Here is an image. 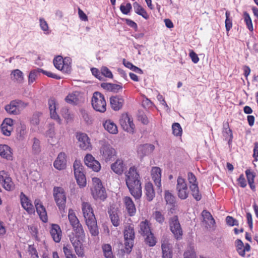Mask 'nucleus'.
<instances>
[{
  "label": "nucleus",
  "instance_id": "41",
  "mask_svg": "<svg viewBox=\"0 0 258 258\" xmlns=\"http://www.w3.org/2000/svg\"><path fill=\"white\" fill-rule=\"evenodd\" d=\"M75 175L80 174L83 172V167L80 161L75 160L73 165Z\"/></svg>",
  "mask_w": 258,
  "mask_h": 258
},
{
  "label": "nucleus",
  "instance_id": "50",
  "mask_svg": "<svg viewBox=\"0 0 258 258\" xmlns=\"http://www.w3.org/2000/svg\"><path fill=\"white\" fill-rule=\"evenodd\" d=\"M108 213L110 215V218L111 219V221L113 225V226L117 227L119 225V218L117 214L114 212L111 213L110 211H108Z\"/></svg>",
  "mask_w": 258,
  "mask_h": 258
},
{
  "label": "nucleus",
  "instance_id": "47",
  "mask_svg": "<svg viewBox=\"0 0 258 258\" xmlns=\"http://www.w3.org/2000/svg\"><path fill=\"white\" fill-rule=\"evenodd\" d=\"M145 241L147 244L150 246H153L156 244V239L153 233L151 235L148 234L145 235Z\"/></svg>",
  "mask_w": 258,
  "mask_h": 258
},
{
  "label": "nucleus",
  "instance_id": "11",
  "mask_svg": "<svg viewBox=\"0 0 258 258\" xmlns=\"http://www.w3.org/2000/svg\"><path fill=\"white\" fill-rule=\"evenodd\" d=\"M0 183L7 191H11L15 188V184L12 178L9 173L4 170L0 171Z\"/></svg>",
  "mask_w": 258,
  "mask_h": 258
},
{
  "label": "nucleus",
  "instance_id": "20",
  "mask_svg": "<svg viewBox=\"0 0 258 258\" xmlns=\"http://www.w3.org/2000/svg\"><path fill=\"white\" fill-rule=\"evenodd\" d=\"M123 202L128 215L130 216L135 215L136 213V208L132 198L127 196L125 197L123 199Z\"/></svg>",
  "mask_w": 258,
  "mask_h": 258
},
{
  "label": "nucleus",
  "instance_id": "42",
  "mask_svg": "<svg viewBox=\"0 0 258 258\" xmlns=\"http://www.w3.org/2000/svg\"><path fill=\"white\" fill-rule=\"evenodd\" d=\"M172 133L175 136H181L182 135V130L179 123L175 122L173 123L172 125Z\"/></svg>",
  "mask_w": 258,
  "mask_h": 258
},
{
  "label": "nucleus",
  "instance_id": "64",
  "mask_svg": "<svg viewBox=\"0 0 258 258\" xmlns=\"http://www.w3.org/2000/svg\"><path fill=\"white\" fill-rule=\"evenodd\" d=\"M92 182L94 185L93 188H99L103 187L102 186L101 180L97 177H93L92 178Z\"/></svg>",
  "mask_w": 258,
  "mask_h": 258
},
{
  "label": "nucleus",
  "instance_id": "63",
  "mask_svg": "<svg viewBox=\"0 0 258 258\" xmlns=\"http://www.w3.org/2000/svg\"><path fill=\"white\" fill-rule=\"evenodd\" d=\"M91 71L92 75L94 76L96 78L98 79L99 80H103V77H102L101 76V71L100 72L98 69L95 68H92Z\"/></svg>",
  "mask_w": 258,
  "mask_h": 258
},
{
  "label": "nucleus",
  "instance_id": "14",
  "mask_svg": "<svg viewBox=\"0 0 258 258\" xmlns=\"http://www.w3.org/2000/svg\"><path fill=\"white\" fill-rule=\"evenodd\" d=\"M100 152L103 159L107 161L113 156L115 151L109 144L104 143L100 148Z\"/></svg>",
  "mask_w": 258,
  "mask_h": 258
},
{
  "label": "nucleus",
  "instance_id": "10",
  "mask_svg": "<svg viewBox=\"0 0 258 258\" xmlns=\"http://www.w3.org/2000/svg\"><path fill=\"white\" fill-rule=\"evenodd\" d=\"M119 123L123 130L128 133H133L135 130V124L133 118L127 113L122 114Z\"/></svg>",
  "mask_w": 258,
  "mask_h": 258
},
{
  "label": "nucleus",
  "instance_id": "12",
  "mask_svg": "<svg viewBox=\"0 0 258 258\" xmlns=\"http://www.w3.org/2000/svg\"><path fill=\"white\" fill-rule=\"evenodd\" d=\"M76 138L79 142V147L83 150H90L92 148L90 140L85 133H78Z\"/></svg>",
  "mask_w": 258,
  "mask_h": 258
},
{
  "label": "nucleus",
  "instance_id": "32",
  "mask_svg": "<svg viewBox=\"0 0 258 258\" xmlns=\"http://www.w3.org/2000/svg\"><path fill=\"white\" fill-rule=\"evenodd\" d=\"M139 226V233L143 236H145V235L148 234L151 235L152 233L148 220H146L144 221L141 222Z\"/></svg>",
  "mask_w": 258,
  "mask_h": 258
},
{
  "label": "nucleus",
  "instance_id": "48",
  "mask_svg": "<svg viewBox=\"0 0 258 258\" xmlns=\"http://www.w3.org/2000/svg\"><path fill=\"white\" fill-rule=\"evenodd\" d=\"M184 258H196V254L192 246H189L184 252Z\"/></svg>",
  "mask_w": 258,
  "mask_h": 258
},
{
  "label": "nucleus",
  "instance_id": "6",
  "mask_svg": "<svg viewBox=\"0 0 258 258\" xmlns=\"http://www.w3.org/2000/svg\"><path fill=\"white\" fill-rule=\"evenodd\" d=\"M55 202L60 211H64L66 204V195L64 189L61 187L55 186L53 189Z\"/></svg>",
  "mask_w": 258,
  "mask_h": 258
},
{
  "label": "nucleus",
  "instance_id": "40",
  "mask_svg": "<svg viewBox=\"0 0 258 258\" xmlns=\"http://www.w3.org/2000/svg\"><path fill=\"white\" fill-rule=\"evenodd\" d=\"M40 69L33 70L30 71L28 76V83L29 84H32L36 79L37 77L40 75V73H41Z\"/></svg>",
  "mask_w": 258,
  "mask_h": 258
},
{
  "label": "nucleus",
  "instance_id": "49",
  "mask_svg": "<svg viewBox=\"0 0 258 258\" xmlns=\"http://www.w3.org/2000/svg\"><path fill=\"white\" fill-rule=\"evenodd\" d=\"M187 189V184L184 178L178 176L177 180L176 189Z\"/></svg>",
  "mask_w": 258,
  "mask_h": 258
},
{
  "label": "nucleus",
  "instance_id": "25",
  "mask_svg": "<svg viewBox=\"0 0 258 258\" xmlns=\"http://www.w3.org/2000/svg\"><path fill=\"white\" fill-rule=\"evenodd\" d=\"M0 156L8 160H13V153L11 148L7 145L0 144Z\"/></svg>",
  "mask_w": 258,
  "mask_h": 258
},
{
  "label": "nucleus",
  "instance_id": "56",
  "mask_svg": "<svg viewBox=\"0 0 258 258\" xmlns=\"http://www.w3.org/2000/svg\"><path fill=\"white\" fill-rule=\"evenodd\" d=\"M101 76L108 78H113V75L111 72L106 67H102L101 69Z\"/></svg>",
  "mask_w": 258,
  "mask_h": 258
},
{
  "label": "nucleus",
  "instance_id": "43",
  "mask_svg": "<svg viewBox=\"0 0 258 258\" xmlns=\"http://www.w3.org/2000/svg\"><path fill=\"white\" fill-rule=\"evenodd\" d=\"M164 199L167 204L173 206L175 203V197L168 190L165 191Z\"/></svg>",
  "mask_w": 258,
  "mask_h": 258
},
{
  "label": "nucleus",
  "instance_id": "46",
  "mask_svg": "<svg viewBox=\"0 0 258 258\" xmlns=\"http://www.w3.org/2000/svg\"><path fill=\"white\" fill-rule=\"evenodd\" d=\"M81 116L86 123L90 124L92 123V120L91 116L88 111L84 109H80Z\"/></svg>",
  "mask_w": 258,
  "mask_h": 258
},
{
  "label": "nucleus",
  "instance_id": "60",
  "mask_svg": "<svg viewBox=\"0 0 258 258\" xmlns=\"http://www.w3.org/2000/svg\"><path fill=\"white\" fill-rule=\"evenodd\" d=\"M40 71H41V73H43L44 75L47 76L48 77L55 79L57 80H59L61 79L60 77L59 76L49 71H44L42 69H39Z\"/></svg>",
  "mask_w": 258,
  "mask_h": 258
},
{
  "label": "nucleus",
  "instance_id": "18",
  "mask_svg": "<svg viewBox=\"0 0 258 258\" xmlns=\"http://www.w3.org/2000/svg\"><path fill=\"white\" fill-rule=\"evenodd\" d=\"M34 204L40 219L44 222H47L48 218L45 208L42 205L40 200L36 199L34 201Z\"/></svg>",
  "mask_w": 258,
  "mask_h": 258
},
{
  "label": "nucleus",
  "instance_id": "1",
  "mask_svg": "<svg viewBox=\"0 0 258 258\" xmlns=\"http://www.w3.org/2000/svg\"><path fill=\"white\" fill-rule=\"evenodd\" d=\"M125 184L131 195L136 200L142 196L141 177L137 167L132 166L124 172Z\"/></svg>",
  "mask_w": 258,
  "mask_h": 258
},
{
  "label": "nucleus",
  "instance_id": "7",
  "mask_svg": "<svg viewBox=\"0 0 258 258\" xmlns=\"http://www.w3.org/2000/svg\"><path fill=\"white\" fill-rule=\"evenodd\" d=\"M124 252L130 253L134 245L135 238L134 228L131 225L125 227L124 230Z\"/></svg>",
  "mask_w": 258,
  "mask_h": 258
},
{
  "label": "nucleus",
  "instance_id": "15",
  "mask_svg": "<svg viewBox=\"0 0 258 258\" xmlns=\"http://www.w3.org/2000/svg\"><path fill=\"white\" fill-rule=\"evenodd\" d=\"M84 162L87 166L92 169L94 171L98 172L101 169L100 163L90 154H87L85 157Z\"/></svg>",
  "mask_w": 258,
  "mask_h": 258
},
{
  "label": "nucleus",
  "instance_id": "9",
  "mask_svg": "<svg viewBox=\"0 0 258 258\" xmlns=\"http://www.w3.org/2000/svg\"><path fill=\"white\" fill-rule=\"evenodd\" d=\"M187 178L189 182V189L194 198L197 201L201 200L202 195L200 194L198 183L196 176L192 172H188Z\"/></svg>",
  "mask_w": 258,
  "mask_h": 258
},
{
  "label": "nucleus",
  "instance_id": "39",
  "mask_svg": "<svg viewBox=\"0 0 258 258\" xmlns=\"http://www.w3.org/2000/svg\"><path fill=\"white\" fill-rule=\"evenodd\" d=\"M32 152L35 154H38L41 152V146L40 141L36 138L32 139Z\"/></svg>",
  "mask_w": 258,
  "mask_h": 258
},
{
  "label": "nucleus",
  "instance_id": "34",
  "mask_svg": "<svg viewBox=\"0 0 258 258\" xmlns=\"http://www.w3.org/2000/svg\"><path fill=\"white\" fill-rule=\"evenodd\" d=\"M11 78L14 77V80L19 83H22L24 81L23 73L18 69L15 70L12 72Z\"/></svg>",
  "mask_w": 258,
  "mask_h": 258
},
{
  "label": "nucleus",
  "instance_id": "45",
  "mask_svg": "<svg viewBox=\"0 0 258 258\" xmlns=\"http://www.w3.org/2000/svg\"><path fill=\"white\" fill-rule=\"evenodd\" d=\"M243 16L244 22L247 26V28L250 31H252L253 30V25L249 15L247 12H244L243 13Z\"/></svg>",
  "mask_w": 258,
  "mask_h": 258
},
{
  "label": "nucleus",
  "instance_id": "26",
  "mask_svg": "<svg viewBox=\"0 0 258 258\" xmlns=\"http://www.w3.org/2000/svg\"><path fill=\"white\" fill-rule=\"evenodd\" d=\"M92 195L95 200L104 201L107 198V194L104 187L92 188Z\"/></svg>",
  "mask_w": 258,
  "mask_h": 258
},
{
  "label": "nucleus",
  "instance_id": "44",
  "mask_svg": "<svg viewBox=\"0 0 258 258\" xmlns=\"http://www.w3.org/2000/svg\"><path fill=\"white\" fill-rule=\"evenodd\" d=\"M40 27L42 31H43L45 34H49L50 31L49 30V27L47 22L44 19L41 18L39 19Z\"/></svg>",
  "mask_w": 258,
  "mask_h": 258
},
{
  "label": "nucleus",
  "instance_id": "59",
  "mask_svg": "<svg viewBox=\"0 0 258 258\" xmlns=\"http://www.w3.org/2000/svg\"><path fill=\"white\" fill-rule=\"evenodd\" d=\"M223 128V133L226 134V136L224 135L226 138L229 137L233 138L232 130L229 128V124L228 122L224 124Z\"/></svg>",
  "mask_w": 258,
  "mask_h": 258
},
{
  "label": "nucleus",
  "instance_id": "17",
  "mask_svg": "<svg viewBox=\"0 0 258 258\" xmlns=\"http://www.w3.org/2000/svg\"><path fill=\"white\" fill-rule=\"evenodd\" d=\"M124 100L121 96L115 95L110 97V104L111 108L114 111L120 110L123 106Z\"/></svg>",
  "mask_w": 258,
  "mask_h": 258
},
{
  "label": "nucleus",
  "instance_id": "13",
  "mask_svg": "<svg viewBox=\"0 0 258 258\" xmlns=\"http://www.w3.org/2000/svg\"><path fill=\"white\" fill-rule=\"evenodd\" d=\"M84 237H79L73 235L70 237V241L73 244L75 252L79 256H83L84 255V249L82 240Z\"/></svg>",
  "mask_w": 258,
  "mask_h": 258
},
{
  "label": "nucleus",
  "instance_id": "61",
  "mask_svg": "<svg viewBox=\"0 0 258 258\" xmlns=\"http://www.w3.org/2000/svg\"><path fill=\"white\" fill-rule=\"evenodd\" d=\"M12 129V127L9 126L8 125H3L2 124L1 125L2 132L5 136H10Z\"/></svg>",
  "mask_w": 258,
  "mask_h": 258
},
{
  "label": "nucleus",
  "instance_id": "8",
  "mask_svg": "<svg viewBox=\"0 0 258 258\" xmlns=\"http://www.w3.org/2000/svg\"><path fill=\"white\" fill-rule=\"evenodd\" d=\"M170 229L177 240L182 238V229L178 220V216L175 215L169 219Z\"/></svg>",
  "mask_w": 258,
  "mask_h": 258
},
{
  "label": "nucleus",
  "instance_id": "24",
  "mask_svg": "<svg viewBox=\"0 0 258 258\" xmlns=\"http://www.w3.org/2000/svg\"><path fill=\"white\" fill-rule=\"evenodd\" d=\"M65 153H60L53 163L54 167L58 170H62L66 166L67 160Z\"/></svg>",
  "mask_w": 258,
  "mask_h": 258
},
{
  "label": "nucleus",
  "instance_id": "19",
  "mask_svg": "<svg viewBox=\"0 0 258 258\" xmlns=\"http://www.w3.org/2000/svg\"><path fill=\"white\" fill-rule=\"evenodd\" d=\"M155 147L152 144H145L140 145L138 148V154L141 158L148 155L154 151Z\"/></svg>",
  "mask_w": 258,
  "mask_h": 258
},
{
  "label": "nucleus",
  "instance_id": "36",
  "mask_svg": "<svg viewBox=\"0 0 258 258\" xmlns=\"http://www.w3.org/2000/svg\"><path fill=\"white\" fill-rule=\"evenodd\" d=\"M53 62L54 67L58 70H62L65 65L64 60L60 55L56 56L54 58Z\"/></svg>",
  "mask_w": 258,
  "mask_h": 258
},
{
  "label": "nucleus",
  "instance_id": "31",
  "mask_svg": "<svg viewBox=\"0 0 258 258\" xmlns=\"http://www.w3.org/2000/svg\"><path fill=\"white\" fill-rule=\"evenodd\" d=\"M135 12L139 15L141 16L146 20L149 18V15L145 9L137 2H134L133 4Z\"/></svg>",
  "mask_w": 258,
  "mask_h": 258
},
{
  "label": "nucleus",
  "instance_id": "27",
  "mask_svg": "<svg viewBox=\"0 0 258 258\" xmlns=\"http://www.w3.org/2000/svg\"><path fill=\"white\" fill-rule=\"evenodd\" d=\"M145 193L147 200L150 202L153 200L155 196L153 185L151 182H147L145 185Z\"/></svg>",
  "mask_w": 258,
  "mask_h": 258
},
{
  "label": "nucleus",
  "instance_id": "5",
  "mask_svg": "<svg viewBox=\"0 0 258 258\" xmlns=\"http://www.w3.org/2000/svg\"><path fill=\"white\" fill-rule=\"evenodd\" d=\"M92 106L94 110L103 113L106 110V103L103 94L99 92H95L92 98Z\"/></svg>",
  "mask_w": 258,
  "mask_h": 258
},
{
  "label": "nucleus",
  "instance_id": "38",
  "mask_svg": "<svg viewBox=\"0 0 258 258\" xmlns=\"http://www.w3.org/2000/svg\"><path fill=\"white\" fill-rule=\"evenodd\" d=\"M77 182L80 187H84L86 185V178L84 172L75 175Z\"/></svg>",
  "mask_w": 258,
  "mask_h": 258
},
{
  "label": "nucleus",
  "instance_id": "16",
  "mask_svg": "<svg viewBox=\"0 0 258 258\" xmlns=\"http://www.w3.org/2000/svg\"><path fill=\"white\" fill-rule=\"evenodd\" d=\"M21 204L22 207L29 214L34 213V208L30 200L23 192L20 195Z\"/></svg>",
  "mask_w": 258,
  "mask_h": 258
},
{
  "label": "nucleus",
  "instance_id": "33",
  "mask_svg": "<svg viewBox=\"0 0 258 258\" xmlns=\"http://www.w3.org/2000/svg\"><path fill=\"white\" fill-rule=\"evenodd\" d=\"M67 103L70 104H77L79 101V93L76 92L74 94H69L65 98Z\"/></svg>",
  "mask_w": 258,
  "mask_h": 258
},
{
  "label": "nucleus",
  "instance_id": "35",
  "mask_svg": "<svg viewBox=\"0 0 258 258\" xmlns=\"http://www.w3.org/2000/svg\"><path fill=\"white\" fill-rule=\"evenodd\" d=\"M102 248L105 258H115L112 251L111 246L110 244H103Z\"/></svg>",
  "mask_w": 258,
  "mask_h": 258
},
{
  "label": "nucleus",
  "instance_id": "58",
  "mask_svg": "<svg viewBox=\"0 0 258 258\" xmlns=\"http://www.w3.org/2000/svg\"><path fill=\"white\" fill-rule=\"evenodd\" d=\"M176 190L177 191L178 196L180 199L184 200L188 197V192L187 191V189H185V188H184Z\"/></svg>",
  "mask_w": 258,
  "mask_h": 258
},
{
  "label": "nucleus",
  "instance_id": "23",
  "mask_svg": "<svg viewBox=\"0 0 258 258\" xmlns=\"http://www.w3.org/2000/svg\"><path fill=\"white\" fill-rule=\"evenodd\" d=\"M152 178L155 184L160 188L161 186V170L158 167H153L151 170Z\"/></svg>",
  "mask_w": 258,
  "mask_h": 258
},
{
  "label": "nucleus",
  "instance_id": "55",
  "mask_svg": "<svg viewBox=\"0 0 258 258\" xmlns=\"http://www.w3.org/2000/svg\"><path fill=\"white\" fill-rule=\"evenodd\" d=\"M132 8V5L130 3H127L125 6L122 4L120 6L121 12L124 15H127L130 12Z\"/></svg>",
  "mask_w": 258,
  "mask_h": 258
},
{
  "label": "nucleus",
  "instance_id": "52",
  "mask_svg": "<svg viewBox=\"0 0 258 258\" xmlns=\"http://www.w3.org/2000/svg\"><path fill=\"white\" fill-rule=\"evenodd\" d=\"M226 20H225V28L227 32L231 29L232 27V19L229 18L230 13L228 12H226Z\"/></svg>",
  "mask_w": 258,
  "mask_h": 258
},
{
  "label": "nucleus",
  "instance_id": "4",
  "mask_svg": "<svg viewBox=\"0 0 258 258\" xmlns=\"http://www.w3.org/2000/svg\"><path fill=\"white\" fill-rule=\"evenodd\" d=\"M68 218L75 235L79 237H85V232L83 226L76 217L73 210L69 211Z\"/></svg>",
  "mask_w": 258,
  "mask_h": 258
},
{
  "label": "nucleus",
  "instance_id": "62",
  "mask_svg": "<svg viewBox=\"0 0 258 258\" xmlns=\"http://www.w3.org/2000/svg\"><path fill=\"white\" fill-rule=\"evenodd\" d=\"M17 132L20 135V137L23 138L27 133L26 125L24 124H21L17 128Z\"/></svg>",
  "mask_w": 258,
  "mask_h": 258
},
{
  "label": "nucleus",
  "instance_id": "21",
  "mask_svg": "<svg viewBox=\"0 0 258 258\" xmlns=\"http://www.w3.org/2000/svg\"><path fill=\"white\" fill-rule=\"evenodd\" d=\"M50 233L53 240L57 243L60 242L61 238V230L59 226L56 224H52L51 226Z\"/></svg>",
  "mask_w": 258,
  "mask_h": 258
},
{
  "label": "nucleus",
  "instance_id": "30",
  "mask_svg": "<svg viewBox=\"0 0 258 258\" xmlns=\"http://www.w3.org/2000/svg\"><path fill=\"white\" fill-rule=\"evenodd\" d=\"M100 86L104 90L114 93L118 92L119 90H121L122 88L120 85L109 83H102Z\"/></svg>",
  "mask_w": 258,
  "mask_h": 258
},
{
  "label": "nucleus",
  "instance_id": "3",
  "mask_svg": "<svg viewBox=\"0 0 258 258\" xmlns=\"http://www.w3.org/2000/svg\"><path fill=\"white\" fill-rule=\"evenodd\" d=\"M28 104L20 99L11 101L9 104L5 106V110L10 115H20Z\"/></svg>",
  "mask_w": 258,
  "mask_h": 258
},
{
  "label": "nucleus",
  "instance_id": "29",
  "mask_svg": "<svg viewBox=\"0 0 258 258\" xmlns=\"http://www.w3.org/2000/svg\"><path fill=\"white\" fill-rule=\"evenodd\" d=\"M162 258H172V249L171 245L168 242H164L161 244Z\"/></svg>",
  "mask_w": 258,
  "mask_h": 258
},
{
  "label": "nucleus",
  "instance_id": "37",
  "mask_svg": "<svg viewBox=\"0 0 258 258\" xmlns=\"http://www.w3.org/2000/svg\"><path fill=\"white\" fill-rule=\"evenodd\" d=\"M202 217H203L204 221L206 223H209L211 225H214L215 221L211 213L207 210H204L202 213Z\"/></svg>",
  "mask_w": 258,
  "mask_h": 258
},
{
  "label": "nucleus",
  "instance_id": "57",
  "mask_svg": "<svg viewBox=\"0 0 258 258\" xmlns=\"http://www.w3.org/2000/svg\"><path fill=\"white\" fill-rule=\"evenodd\" d=\"M226 222L228 225L230 226H238V221L233 217L228 216L226 218Z\"/></svg>",
  "mask_w": 258,
  "mask_h": 258
},
{
  "label": "nucleus",
  "instance_id": "2",
  "mask_svg": "<svg viewBox=\"0 0 258 258\" xmlns=\"http://www.w3.org/2000/svg\"><path fill=\"white\" fill-rule=\"evenodd\" d=\"M82 210L84 217L92 236H96L99 234L97 220L91 205L88 202H83Z\"/></svg>",
  "mask_w": 258,
  "mask_h": 258
},
{
  "label": "nucleus",
  "instance_id": "28",
  "mask_svg": "<svg viewBox=\"0 0 258 258\" xmlns=\"http://www.w3.org/2000/svg\"><path fill=\"white\" fill-rule=\"evenodd\" d=\"M105 130L111 134H116L118 133L117 127L113 121L110 119L106 120L103 123Z\"/></svg>",
  "mask_w": 258,
  "mask_h": 258
},
{
  "label": "nucleus",
  "instance_id": "53",
  "mask_svg": "<svg viewBox=\"0 0 258 258\" xmlns=\"http://www.w3.org/2000/svg\"><path fill=\"white\" fill-rule=\"evenodd\" d=\"M153 216L157 222L160 224H162L164 222L165 220L164 216L160 211H155L153 214Z\"/></svg>",
  "mask_w": 258,
  "mask_h": 258
},
{
  "label": "nucleus",
  "instance_id": "22",
  "mask_svg": "<svg viewBox=\"0 0 258 258\" xmlns=\"http://www.w3.org/2000/svg\"><path fill=\"white\" fill-rule=\"evenodd\" d=\"M111 169L116 174L121 175L126 169L125 165L122 159H118L111 165Z\"/></svg>",
  "mask_w": 258,
  "mask_h": 258
},
{
  "label": "nucleus",
  "instance_id": "51",
  "mask_svg": "<svg viewBox=\"0 0 258 258\" xmlns=\"http://www.w3.org/2000/svg\"><path fill=\"white\" fill-rule=\"evenodd\" d=\"M28 251L29 254L31 255L32 258H39L37 250L34 247V244L29 245L28 248Z\"/></svg>",
  "mask_w": 258,
  "mask_h": 258
},
{
  "label": "nucleus",
  "instance_id": "54",
  "mask_svg": "<svg viewBox=\"0 0 258 258\" xmlns=\"http://www.w3.org/2000/svg\"><path fill=\"white\" fill-rule=\"evenodd\" d=\"M42 113L40 112H35L31 118V122L33 125H38L40 122L39 117L41 116Z\"/></svg>",
  "mask_w": 258,
  "mask_h": 258
}]
</instances>
